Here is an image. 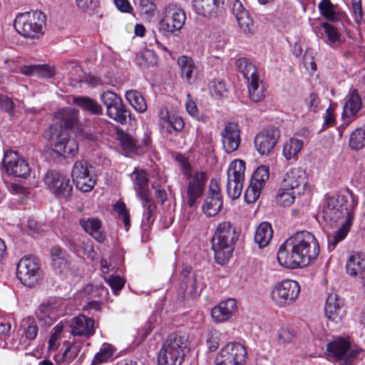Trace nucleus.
<instances>
[{"instance_id": "obj_1", "label": "nucleus", "mask_w": 365, "mask_h": 365, "mask_svg": "<svg viewBox=\"0 0 365 365\" xmlns=\"http://www.w3.org/2000/svg\"><path fill=\"white\" fill-rule=\"evenodd\" d=\"M319 253V245L316 237L306 230L295 232L279 247L277 252L279 263L286 268L305 267L314 261Z\"/></svg>"}, {"instance_id": "obj_2", "label": "nucleus", "mask_w": 365, "mask_h": 365, "mask_svg": "<svg viewBox=\"0 0 365 365\" xmlns=\"http://www.w3.org/2000/svg\"><path fill=\"white\" fill-rule=\"evenodd\" d=\"M348 192L352 203L350 210L344 208V204L347 201L344 195L327 196L323 202L322 217L331 225L336 223L344 214L346 215L345 221L342 222L339 230L329 238V248L331 250H334L336 245L346 237L352 225L354 220L352 210L356 207L358 200L351 191L348 190Z\"/></svg>"}, {"instance_id": "obj_3", "label": "nucleus", "mask_w": 365, "mask_h": 365, "mask_svg": "<svg viewBox=\"0 0 365 365\" xmlns=\"http://www.w3.org/2000/svg\"><path fill=\"white\" fill-rule=\"evenodd\" d=\"M237 240L235 227L230 222L218 224L211 240L212 250L217 264L223 265L228 262Z\"/></svg>"}, {"instance_id": "obj_4", "label": "nucleus", "mask_w": 365, "mask_h": 365, "mask_svg": "<svg viewBox=\"0 0 365 365\" xmlns=\"http://www.w3.org/2000/svg\"><path fill=\"white\" fill-rule=\"evenodd\" d=\"M189 344L185 336L177 333L170 334L163 341L158 354L159 365H181Z\"/></svg>"}, {"instance_id": "obj_5", "label": "nucleus", "mask_w": 365, "mask_h": 365, "mask_svg": "<svg viewBox=\"0 0 365 365\" xmlns=\"http://www.w3.org/2000/svg\"><path fill=\"white\" fill-rule=\"evenodd\" d=\"M46 16L39 10L19 14L14 20V27L22 36L39 39L43 35Z\"/></svg>"}, {"instance_id": "obj_6", "label": "nucleus", "mask_w": 365, "mask_h": 365, "mask_svg": "<svg viewBox=\"0 0 365 365\" xmlns=\"http://www.w3.org/2000/svg\"><path fill=\"white\" fill-rule=\"evenodd\" d=\"M181 168L183 175L186 177V194L187 205L190 208H196L197 200L204 192L205 186L207 180V174L204 171H191L190 165L187 160L181 162Z\"/></svg>"}, {"instance_id": "obj_7", "label": "nucleus", "mask_w": 365, "mask_h": 365, "mask_svg": "<svg viewBox=\"0 0 365 365\" xmlns=\"http://www.w3.org/2000/svg\"><path fill=\"white\" fill-rule=\"evenodd\" d=\"M54 152L64 158H72L78 151V144L68 133L56 125H51L44 134Z\"/></svg>"}, {"instance_id": "obj_8", "label": "nucleus", "mask_w": 365, "mask_h": 365, "mask_svg": "<svg viewBox=\"0 0 365 365\" xmlns=\"http://www.w3.org/2000/svg\"><path fill=\"white\" fill-rule=\"evenodd\" d=\"M16 276L25 286L34 287L42 279L43 272L39 260L34 256H25L16 266Z\"/></svg>"}, {"instance_id": "obj_9", "label": "nucleus", "mask_w": 365, "mask_h": 365, "mask_svg": "<svg viewBox=\"0 0 365 365\" xmlns=\"http://www.w3.org/2000/svg\"><path fill=\"white\" fill-rule=\"evenodd\" d=\"M299 293L300 286L297 281L284 279L274 285L271 291V299L276 306L284 307L293 304Z\"/></svg>"}, {"instance_id": "obj_10", "label": "nucleus", "mask_w": 365, "mask_h": 365, "mask_svg": "<svg viewBox=\"0 0 365 365\" xmlns=\"http://www.w3.org/2000/svg\"><path fill=\"white\" fill-rule=\"evenodd\" d=\"M186 15L184 10L178 4H169L162 11L158 29L163 33L173 34L180 31L185 24Z\"/></svg>"}, {"instance_id": "obj_11", "label": "nucleus", "mask_w": 365, "mask_h": 365, "mask_svg": "<svg viewBox=\"0 0 365 365\" xmlns=\"http://www.w3.org/2000/svg\"><path fill=\"white\" fill-rule=\"evenodd\" d=\"M327 351L329 356L341 361V365H354L362 350L352 347L349 341L338 338L327 344Z\"/></svg>"}, {"instance_id": "obj_12", "label": "nucleus", "mask_w": 365, "mask_h": 365, "mask_svg": "<svg viewBox=\"0 0 365 365\" xmlns=\"http://www.w3.org/2000/svg\"><path fill=\"white\" fill-rule=\"evenodd\" d=\"M245 163L242 160H235L227 170V193L232 199H237L242 190L245 180Z\"/></svg>"}, {"instance_id": "obj_13", "label": "nucleus", "mask_w": 365, "mask_h": 365, "mask_svg": "<svg viewBox=\"0 0 365 365\" xmlns=\"http://www.w3.org/2000/svg\"><path fill=\"white\" fill-rule=\"evenodd\" d=\"M93 167L85 160L76 161L71 170V177L76 187L82 192H89L95 186L96 177Z\"/></svg>"}, {"instance_id": "obj_14", "label": "nucleus", "mask_w": 365, "mask_h": 365, "mask_svg": "<svg viewBox=\"0 0 365 365\" xmlns=\"http://www.w3.org/2000/svg\"><path fill=\"white\" fill-rule=\"evenodd\" d=\"M44 182L48 190L57 197L67 199L71 195L72 185L69 179L59 172L48 171Z\"/></svg>"}, {"instance_id": "obj_15", "label": "nucleus", "mask_w": 365, "mask_h": 365, "mask_svg": "<svg viewBox=\"0 0 365 365\" xmlns=\"http://www.w3.org/2000/svg\"><path fill=\"white\" fill-rule=\"evenodd\" d=\"M3 164L9 175L26 178L31 173L29 163L15 151L8 150L4 153Z\"/></svg>"}, {"instance_id": "obj_16", "label": "nucleus", "mask_w": 365, "mask_h": 365, "mask_svg": "<svg viewBox=\"0 0 365 365\" xmlns=\"http://www.w3.org/2000/svg\"><path fill=\"white\" fill-rule=\"evenodd\" d=\"M247 357L245 348L239 343H229L215 359L217 365H243Z\"/></svg>"}, {"instance_id": "obj_17", "label": "nucleus", "mask_w": 365, "mask_h": 365, "mask_svg": "<svg viewBox=\"0 0 365 365\" xmlns=\"http://www.w3.org/2000/svg\"><path fill=\"white\" fill-rule=\"evenodd\" d=\"M280 137V130L272 128L263 130L255 138V148L261 155H269L276 146Z\"/></svg>"}, {"instance_id": "obj_18", "label": "nucleus", "mask_w": 365, "mask_h": 365, "mask_svg": "<svg viewBox=\"0 0 365 365\" xmlns=\"http://www.w3.org/2000/svg\"><path fill=\"white\" fill-rule=\"evenodd\" d=\"M222 207V198L220 185L216 180L212 179L202 205V210L209 217L216 215Z\"/></svg>"}, {"instance_id": "obj_19", "label": "nucleus", "mask_w": 365, "mask_h": 365, "mask_svg": "<svg viewBox=\"0 0 365 365\" xmlns=\"http://www.w3.org/2000/svg\"><path fill=\"white\" fill-rule=\"evenodd\" d=\"M280 185L284 187L294 190L296 193L303 194L306 190H309L306 173L299 168H294L287 170L284 174Z\"/></svg>"}, {"instance_id": "obj_20", "label": "nucleus", "mask_w": 365, "mask_h": 365, "mask_svg": "<svg viewBox=\"0 0 365 365\" xmlns=\"http://www.w3.org/2000/svg\"><path fill=\"white\" fill-rule=\"evenodd\" d=\"M362 107V101L358 91L351 88L345 97V103L341 113L344 123L348 125L357 115Z\"/></svg>"}, {"instance_id": "obj_21", "label": "nucleus", "mask_w": 365, "mask_h": 365, "mask_svg": "<svg viewBox=\"0 0 365 365\" xmlns=\"http://www.w3.org/2000/svg\"><path fill=\"white\" fill-rule=\"evenodd\" d=\"M222 147L227 153L237 150L241 143L240 130L237 123L230 122L226 124L221 132Z\"/></svg>"}, {"instance_id": "obj_22", "label": "nucleus", "mask_w": 365, "mask_h": 365, "mask_svg": "<svg viewBox=\"0 0 365 365\" xmlns=\"http://www.w3.org/2000/svg\"><path fill=\"white\" fill-rule=\"evenodd\" d=\"M223 0H193L195 14L205 19L215 18L222 9Z\"/></svg>"}, {"instance_id": "obj_23", "label": "nucleus", "mask_w": 365, "mask_h": 365, "mask_svg": "<svg viewBox=\"0 0 365 365\" xmlns=\"http://www.w3.org/2000/svg\"><path fill=\"white\" fill-rule=\"evenodd\" d=\"M71 334L76 336L89 338L95 333V322L83 314L73 317L70 324Z\"/></svg>"}, {"instance_id": "obj_24", "label": "nucleus", "mask_w": 365, "mask_h": 365, "mask_svg": "<svg viewBox=\"0 0 365 365\" xmlns=\"http://www.w3.org/2000/svg\"><path fill=\"white\" fill-rule=\"evenodd\" d=\"M324 311L327 319L336 324L340 322L345 316V310L338 295L333 292L328 294Z\"/></svg>"}, {"instance_id": "obj_25", "label": "nucleus", "mask_w": 365, "mask_h": 365, "mask_svg": "<svg viewBox=\"0 0 365 365\" xmlns=\"http://www.w3.org/2000/svg\"><path fill=\"white\" fill-rule=\"evenodd\" d=\"M237 311V302L235 299H228L214 307L211 311V317L217 323L224 322L230 319Z\"/></svg>"}, {"instance_id": "obj_26", "label": "nucleus", "mask_w": 365, "mask_h": 365, "mask_svg": "<svg viewBox=\"0 0 365 365\" xmlns=\"http://www.w3.org/2000/svg\"><path fill=\"white\" fill-rule=\"evenodd\" d=\"M159 125L163 132L171 133L174 130H181L184 128V121L181 117L171 115L167 109H162L159 113Z\"/></svg>"}, {"instance_id": "obj_27", "label": "nucleus", "mask_w": 365, "mask_h": 365, "mask_svg": "<svg viewBox=\"0 0 365 365\" xmlns=\"http://www.w3.org/2000/svg\"><path fill=\"white\" fill-rule=\"evenodd\" d=\"M205 287L203 276L198 272L188 276L186 279H183L180 286L185 294L191 297L199 296Z\"/></svg>"}, {"instance_id": "obj_28", "label": "nucleus", "mask_w": 365, "mask_h": 365, "mask_svg": "<svg viewBox=\"0 0 365 365\" xmlns=\"http://www.w3.org/2000/svg\"><path fill=\"white\" fill-rule=\"evenodd\" d=\"M346 273L351 277H360L365 272V254L354 252L351 254L346 263Z\"/></svg>"}, {"instance_id": "obj_29", "label": "nucleus", "mask_w": 365, "mask_h": 365, "mask_svg": "<svg viewBox=\"0 0 365 365\" xmlns=\"http://www.w3.org/2000/svg\"><path fill=\"white\" fill-rule=\"evenodd\" d=\"M178 65L180 69L181 77L187 83H192L197 78V69L191 57L182 56L178 59Z\"/></svg>"}, {"instance_id": "obj_30", "label": "nucleus", "mask_w": 365, "mask_h": 365, "mask_svg": "<svg viewBox=\"0 0 365 365\" xmlns=\"http://www.w3.org/2000/svg\"><path fill=\"white\" fill-rule=\"evenodd\" d=\"M134 182V188L140 199L148 204V179L143 170H135L132 174Z\"/></svg>"}, {"instance_id": "obj_31", "label": "nucleus", "mask_w": 365, "mask_h": 365, "mask_svg": "<svg viewBox=\"0 0 365 365\" xmlns=\"http://www.w3.org/2000/svg\"><path fill=\"white\" fill-rule=\"evenodd\" d=\"M82 349V343L80 341H73L68 345L62 354L55 356V361L58 365H68L78 356Z\"/></svg>"}, {"instance_id": "obj_32", "label": "nucleus", "mask_w": 365, "mask_h": 365, "mask_svg": "<svg viewBox=\"0 0 365 365\" xmlns=\"http://www.w3.org/2000/svg\"><path fill=\"white\" fill-rule=\"evenodd\" d=\"M80 225L83 229L92 237L99 242L104 240V235L101 230V222L97 218L88 217L81 219Z\"/></svg>"}, {"instance_id": "obj_33", "label": "nucleus", "mask_w": 365, "mask_h": 365, "mask_svg": "<svg viewBox=\"0 0 365 365\" xmlns=\"http://www.w3.org/2000/svg\"><path fill=\"white\" fill-rule=\"evenodd\" d=\"M55 118L60 120L68 129L73 128L78 121V111L74 108H66L58 110Z\"/></svg>"}, {"instance_id": "obj_34", "label": "nucleus", "mask_w": 365, "mask_h": 365, "mask_svg": "<svg viewBox=\"0 0 365 365\" xmlns=\"http://www.w3.org/2000/svg\"><path fill=\"white\" fill-rule=\"evenodd\" d=\"M73 103L82 110L88 111L93 115L103 114L101 106L94 99L88 96H74Z\"/></svg>"}, {"instance_id": "obj_35", "label": "nucleus", "mask_w": 365, "mask_h": 365, "mask_svg": "<svg viewBox=\"0 0 365 365\" xmlns=\"http://www.w3.org/2000/svg\"><path fill=\"white\" fill-rule=\"evenodd\" d=\"M38 328L36 320L32 317L24 318L21 323L19 332L26 341H31L36 339Z\"/></svg>"}, {"instance_id": "obj_36", "label": "nucleus", "mask_w": 365, "mask_h": 365, "mask_svg": "<svg viewBox=\"0 0 365 365\" xmlns=\"http://www.w3.org/2000/svg\"><path fill=\"white\" fill-rule=\"evenodd\" d=\"M273 235V230L269 222H262L256 229L255 241L262 248L269 245Z\"/></svg>"}, {"instance_id": "obj_37", "label": "nucleus", "mask_w": 365, "mask_h": 365, "mask_svg": "<svg viewBox=\"0 0 365 365\" xmlns=\"http://www.w3.org/2000/svg\"><path fill=\"white\" fill-rule=\"evenodd\" d=\"M303 147L304 142L302 140L291 138L284 144L282 154L287 160L296 159Z\"/></svg>"}, {"instance_id": "obj_38", "label": "nucleus", "mask_w": 365, "mask_h": 365, "mask_svg": "<svg viewBox=\"0 0 365 365\" xmlns=\"http://www.w3.org/2000/svg\"><path fill=\"white\" fill-rule=\"evenodd\" d=\"M106 113L110 118L120 124H125L127 118L130 116V111L127 109L123 101L113 107L108 108Z\"/></svg>"}, {"instance_id": "obj_39", "label": "nucleus", "mask_w": 365, "mask_h": 365, "mask_svg": "<svg viewBox=\"0 0 365 365\" xmlns=\"http://www.w3.org/2000/svg\"><path fill=\"white\" fill-rule=\"evenodd\" d=\"M235 64L239 71L242 73L247 82L259 76L255 65L250 62L247 58H240L236 61Z\"/></svg>"}, {"instance_id": "obj_40", "label": "nucleus", "mask_w": 365, "mask_h": 365, "mask_svg": "<svg viewBox=\"0 0 365 365\" xmlns=\"http://www.w3.org/2000/svg\"><path fill=\"white\" fill-rule=\"evenodd\" d=\"M53 267L61 272L68 264L67 255L60 247L55 246L51 250Z\"/></svg>"}, {"instance_id": "obj_41", "label": "nucleus", "mask_w": 365, "mask_h": 365, "mask_svg": "<svg viewBox=\"0 0 365 365\" xmlns=\"http://www.w3.org/2000/svg\"><path fill=\"white\" fill-rule=\"evenodd\" d=\"M125 98L130 106L138 112L143 113L147 109L145 98L137 91L130 90L125 93Z\"/></svg>"}, {"instance_id": "obj_42", "label": "nucleus", "mask_w": 365, "mask_h": 365, "mask_svg": "<svg viewBox=\"0 0 365 365\" xmlns=\"http://www.w3.org/2000/svg\"><path fill=\"white\" fill-rule=\"evenodd\" d=\"M247 84L250 99L256 103L261 101L264 97V90L259 76L250 80Z\"/></svg>"}, {"instance_id": "obj_43", "label": "nucleus", "mask_w": 365, "mask_h": 365, "mask_svg": "<svg viewBox=\"0 0 365 365\" xmlns=\"http://www.w3.org/2000/svg\"><path fill=\"white\" fill-rule=\"evenodd\" d=\"M302 195V193H296L294 190L284 187L280 185V187L276 195V200L279 205L288 207L294 203L297 195Z\"/></svg>"}, {"instance_id": "obj_44", "label": "nucleus", "mask_w": 365, "mask_h": 365, "mask_svg": "<svg viewBox=\"0 0 365 365\" xmlns=\"http://www.w3.org/2000/svg\"><path fill=\"white\" fill-rule=\"evenodd\" d=\"M118 140L122 148L128 153H135L141 147L138 140L124 132L118 133Z\"/></svg>"}, {"instance_id": "obj_45", "label": "nucleus", "mask_w": 365, "mask_h": 365, "mask_svg": "<svg viewBox=\"0 0 365 365\" xmlns=\"http://www.w3.org/2000/svg\"><path fill=\"white\" fill-rule=\"evenodd\" d=\"M349 144L352 150H356L365 147V127L358 128L351 133Z\"/></svg>"}, {"instance_id": "obj_46", "label": "nucleus", "mask_w": 365, "mask_h": 365, "mask_svg": "<svg viewBox=\"0 0 365 365\" xmlns=\"http://www.w3.org/2000/svg\"><path fill=\"white\" fill-rule=\"evenodd\" d=\"M320 14L327 20L335 21L338 16L335 11V6L330 0H322L319 4Z\"/></svg>"}, {"instance_id": "obj_47", "label": "nucleus", "mask_w": 365, "mask_h": 365, "mask_svg": "<svg viewBox=\"0 0 365 365\" xmlns=\"http://www.w3.org/2000/svg\"><path fill=\"white\" fill-rule=\"evenodd\" d=\"M269 177V170L265 165L258 167L254 172L250 182L256 184L259 187H264Z\"/></svg>"}, {"instance_id": "obj_48", "label": "nucleus", "mask_w": 365, "mask_h": 365, "mask_svg": "<svg viewBox=\"0 0 365 365\" xmlns=\"http://www.w3.org/2000/svg\"><path fill=\"white\" fill-rule=\"evenodd\" d=\"M113 354V350L110 344H103L100 351L96 354L93 364L98 365L106 362Z\"/></svg>"}, {"instance_id": "obj_49", "label": "nucleus", "mask_w": 365, "mask_h": 365, "mask_svg": "<svg viewBox=\"0 0 365 365\" xmlns=\"http://www.w3.org/2000/svg\"><path fill=\"white\" fill-rule=\"evenodd\" d=\"M101 100L106 107V111L108 108L113 107L114 106L122 101V99L116 93L110 91H106L101 94Z\"/></svg>"}, {"instance_id": "obj_50", "label": "nucleus", "mask_w": 365, "mask_h": 365, "mask_svg": "<svg viewBox=\"0 0 365 365\" xmlns=\"http://www.w3.org/2000/svg\"><path fill=\"white\" fill-rule=\"evenodd\" d=\"M262 187L250 182L248 187L245 192V200L247 203L251 204L255 202L259 197Z\"/></svg>"}, {"instance_id": "obj_51", "label": "nucleus", "mask_w": 365, "mask_h": 365, "mask_svg": "<svg viewBox=\"0 0 365 365\" xmlns=\"http://www.w3.org/2000/svg\"><path fill=\"white\" fill-rule=\"evenodd\" d=\"M138 63L143 67H149L156 63L157 56L150 50L143 51L137 58Z\"/></svg>"}, {"instance_id": "obj_52", "label": "nucleus", "mask_w": 365, "mask_h": 365, "mask_svg": "<svg viewBox=\"0 0 365 365\" xmlns=\"http://www.w3.org/2000/svg\"><path fill=\"white\" fill-rule=\"evenodd\" d=\"M240 29L244 33H251L254 30V22L249 16L248 13H242L240 16L236 18Z\"/></svg>"}, {"instance_id": "obj_53", "label": "nucleus", "mask_w": 365, "mask_h": 365, "mask_svg": "<svg viewBox=\"0 0 365 365\" xmlns=\"http://www.w3.org/2000/svg\"><path fill=\"white\" fill-rule=\"evenodd\" d=\"M114 210L118 214L119 217L123 220L125 230L128 231L130 225V215L126 209L125 203L118 202L114 205Z\"/></svg>"}, {"instance_id": "obj_54", "label": "nucleus", "mask_w": 365, "mask_h": 365, "mask_svg": "<svg viewBox=\"0 0 365 365\" xmlns=\"http://www.w3.org/2000/svg\"><path fill=\"white\" fill-rule=\"evenodd\" d=\"M322 26L328 38L329 44L335 43L339 41L340 34L336 28L329 23H323Z\"/></svg>"}, {"instance_id": "obj_55", "label": "nucleus", "mask_w": 365, "mask_h": 365, "mask_svg": "<svg viewBox=\"0 0 365 365\" xmlns=\"http://www.w3.org/2000/svg\"><path fill=\"white\" fill-rule=\"evenodd\" d=\"M106 283L110 287L113 292L115 295L123 289L125 284V281L119 276L110 275L106 279Z\"/></svg>"}, {"instance_id": "obj_56", "label": "nucleus", "mask_w": 365, "mask_h": 365, "mask_svg": "<svg viewBox=\"0 0 365 365\" xmlns=\"http://www.w3.org/2000/svg\"><path fill=\"white\" fill-rule=\"evenodd\" d=\"M157 11V6L154 2L150 0H141L140 1V11L142 14L146 15V17L150 18L155 16Z\"/></svg>"}, {"instance_id": "obj_57", "label": "nucleus", "mask_w": 365, "mask_h": 365, "mask_svg": "<svg viewBox=\"0 0 365 365\" xmlns=\"http://www.w3.org/2000/svg\"><path fill=\"white\" fill-rule=\"evenodd\" d=\"M207 348L210 351L217 350L219 346V333L216 330H210L206 339Z\"/></svg>"}, {"instance_id": "obj_58", "label": "nucleus", "mask_w": 365, "mask_h": 365, "mask_svg": "<svg viewBox=\"0 0 365 365\" xmlns=\"http://www.w3.org/2000/svg\"><path fill=\"white\" fill-rule=\"evenodd\" d=\"M36 75L42 78H51L56 75L55 68L49 65H36Z\"/></svg>"}, {"instance_id": "obj_59", "label": "nucleus", "mask_w": 365, "mask_h": 365, "mask_svg": "<svg viewBox=\"0 0 365 365\" xmlns=\"http://www.w3.org/2000/svg\"><path fill=\"white\" fill-rule=\"evenodd\" d=\"M209 88L211 93H214L217 96H222L227 91L225 83L221 80H214L210 82Z\"/></svg>"}, {"instance_id": "obj_60", "label": "nucleus", "mask_w": 365, "mask_h": 365, "mask_svg": "<svg viewBox=\"0 0 365 365\" xmlns=\"http://www.w3.org/2000/svg\"><path fill=\"white\" fill-rule=\"evenodd\" d=\"M351 8L354 21L359 24L363 19L361 0H351Z\"/></svg>"}, {"instance_id": "obj_61", "label": "nucleus", "mask_w": 365, "mask_h": 365, "mask_svg": "<svg viewBox=\"0 0 365 365\" xmlns=\"http://www.w3.org/2000/svg\"><path fill=\"white\" fill-rule=\"evenodd\" d=\"M278 342L279 344H288L294 339V334L288 329L282 328L277 333Z\"/></svg>"}, {"instance_id": "obj_62", "label": "nucleus", "mask_w": 365, "mask_h": 365, "mask_svg": "<svg viewBox=\"0 0 365 365\" xmlns=\"http://www.w3.org/2000/svg\"><path fill=\"white\" fill-rule=\"evenodd\" d=\"M0 107L4 111L11 113L14 108V103L7 96L0 95Z\"/></svg>"}, {"instance_id": "obj_63", "label": "nucleus", "mask_w": 365, "mask_h": 365, "mask_svg": "<svg viewBox=\"0 0 365 365\" xmlns=\"http://www.w3.org/2000/svg\"><path fill=\"white\" fill-rule=\"evenodd\" d=\"M110 123L104 118H96L93 122V127L97 133H101L109 128Z\"/></svg>"}, {"instance_id": "obj_64", "label": "nucleus", "mask_w": 365, "mask_h": 365, "mask_svg": "<svg viewBox=\"0 0 365 365\" xmlns=\"http://www.w3.org/2000/svg\"><path fill=\"white\" fill-rule=\"evenodd\" d=\"M324 125L326 127H332L335 124V116H334V109L330 106L327 110L326 113L324 115Z\"/></svg>"}]
</instances>
